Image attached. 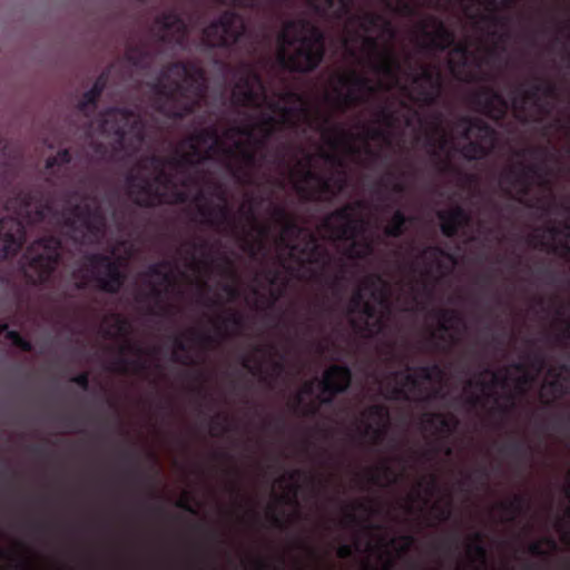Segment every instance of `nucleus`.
<instances>
[{
  "label": "nucleus",
  "instance_id": "nucleus-30",
  "mask_svg": "<svg viewBox=\"0 0 570 570\" xmlns=\"http://www.w3.org/2000/svg\"><path fill=\"white\" fill-rule=\"evenodd\" d=\"M459 420L454 415L440 412H424L421 416V426L424 431L433 430L441 439H448L458 428Z\"/></svg>",
  "mask_w": 570,
  "mask_h": 570
},
{
  "label": "nucleus",
  "instance_id": "nucleus-56",
  "mask_svg": "<svg viewBox=\"0 0 570 570\" xmlns=\"http://www.w3.org/2000/svg\"><path fill=\"white\" fill-rule=\"evenodd\" d=\"M188 245L190 247L188 255L193 261V266L198 265V263L195 259V252H200L205 257H209L212 246L207 240H202L199 243L190 242L188 243Z\"/></svg>",
  "mask_w": 570,
  "mask_h": 570
},
{
  "label": "nucleus",
  "instance_id": "nucleus-6",
  "mask_svg": "<svg viewBox=\"0 0 570 570\" xmlns=\"http://www.w3.org/2000/svg\"><path fill=\"white\" fill-rule=\"evenodd\" d=\"M80 277L76 287L85 289L89 282L107 294H118L127 281V275L121 268L120 259L101 253H89L83 256V266L79 269Z\"/></svg>",
  "mask_w": 570,
  "mask_h": 570
},
{
  "label": "nucleus",
  "instance_id": "nucleus-14",
  "mask_svg": "<svg viewBox=\"0 0 570 570\" xmlns=\"http://www.w3.org/2000/svg\"><path fill=\"white\" fill-rule=\"evenodd\" d=\"M549 170L539 164L520 163L518 167H510L501 176L502 181L509 184L517 193L519 203L533 208L535 205L529 199L534 179L539 185H548Z\"/></svg>",
  "mask_w": 570,
  "mask_h": 570
},
{
  "label": "nucleus",
  "instance_id": "nucleus-9",
  "mask_svg": "<svg viewBox=\"0 0 570 570\" xmlns=\"http://www.w3.org/2000/svg\"><path fill=\"white\" fill-rule=\"evenodd\" d=\"M101 131L114 136L119 145H124L128 135L135 140L134 149H138L146 138V125L142 118L127 107H111L100 115Z\"/></svg>",
  "mask_w": 570,
  "mask_h": 570
},
{
  "label": "nucleus",
  "instance_id": "nucleus-31",
  "mask_svg": "<svg viewBox=\"0 0 570 570\" xmlns=\"http://www.w3.org/2000/svg\"><path fill=\"white\" fill-rule=\"evenodd\" d=\"M357 313L361 314V320H351V326L354 331L366 337H373L382 331L384 323L377 317L375 305L366 301Z\"/></svg>",
  "mask_w": 570,
  "mask_h": 570
},
{
  "label": "nucleus",
  "instance_id": "nucleus-41",
  "mask_svg": "<svg viewBox=\"0 0 570 570\" xmlns=\"http://www.w3.org/2000/svg\"><path fill=\"white\" fill-rule=\"evenodd\" d=\"M171 267L170 261L163 259L149 265L142 275L146 278H156L159 285H170L173 283V274L169 271Z\"/></svg>",
  "mask_w": 570,
  "mask_h": 570
},
{
  "label": "nucleus",
  "instance_id": "nucleus-39",
  "mask_svg": "<svg viewBox=\"0 0 570 570\" xmlns=\"http://www.w3.org/2000/svg\"><path fill=\"white\" fill-rule=\"evenodd\" d=\"M125 58L134 67L142 68L149 63L151 53L148 45L144 41H140L138 43L127 45L125 50Z\"/></svg>",
  "mask_w": 570,
  "mask_h": 570
},
{
  "label": "nucleus",
  "instance_id": "nucleus-12",
  "mask_svg": "<svg viewBox=\"0 0 570 570\" xmlns=\"http://www.w3.org/2000/svg\"><path fill=\"white\" fill-rule=\"evenodd\" d=\"M279 226V240L285 244L292 253L297 252L299 256L303 257L302 263L320 266L323 269L328 267L332 256L330 252L317 242V238L313 234L308 235L307 242L303 246L293 243V239L297 238L302 232L301 226L293 216Z\"/></svg>",
  "mask_w": 570,
  "mask_h": 570
},
{
  "label": "nucleus",
  "instance_id": "nucleus-18",
  "mask_svg": "<svg viewBox=\"0 0 570 570\" xmlns=\"http://www.w3.org/2000/svg\"><path fill=\"white\" fill-rule=\"evenodd\" d=\"M155 37L165 45L183 47L188 37V26L176 9L161 12L154 21Z\"/></svg>",
  "mask_w": 570,
  "mask_h": 570
},
{
  "label": "nucleus",
  "instance_id": "nucleus-1",
  "mask_svg": "<svg viewBox=\"0 0 570 570\" xmlns=\"http://www.w3.org/2000/svg\"><path fill=\"white\" fill-rule=\"evenodd\" d=\"M149 88L151 106L157 112L173 120H183L200 107L207 92V79L197 63L174 61L161 70Z\"/></svg>",
  "mask_w": 570,
  "mask_h": 570
},
{
  "label": "nucleus",
  "instance_id": "nucleus-22",
  "mask_svg": "<svg viewBox=\"0 0 570 570\" xmlns=\"http://www.w3.org/2000/svg\"><path fill=\"white\" fill-rule=\"evenodd\" d=\"M473 102L480 111L494 121H502L508 112L507 99L491 87H483L473 95Z\"/></svg>",
  "mask_w": 570,
  "mask_h": 570
},
{
  "label": "nucleus",
  "instance_id": "nucleus-25",
  "mask_svg": "<svg viewBox=\"0 0 570 570\" xmlns=\"http://www.w3.org/2000/svg\"><path fill=\"white\" fill-rule=\"evenodd\" d=\"M443 116L436 111L432 115L431 132L426 135L425 146L431 149V155L438 158V169L441 173H449L453 169L449 159H442L439 151H443L448 146V137L442 127Z\"/></svg>",
  "mask_w": 570,
  "mask_h": 570
},
{
  "label": "nucleus",
  "instance_id": "nucleus-15",
  "mask_svg": "<svg viewBox=\"0 0 570 570\" xmlns=\"http://www.w3.org/2000/svg\"><path fill=\"white\" fill-rule=\"evenodd\" d=\"M232 104L235 107L261 108L266 100V86L262 76L250 66H244L232 90Z\"/></svg>",
  "mask_w": 570,
  "mask_h": 570
},
{
  "label": "nucleus",
  "instance_id": "nucleus-53",
  "mask_svg": "<svg viewBox=\"0 0 570 570\" xmlns=\"http://www.w3.org/2000/svg\"><path fill=\"white\" fill-rule=\"evenodd\" d=\"M72 159L71 153L69 149L63 148L60 149L55 156H50L46 160V168L52 169L55 167H60L63 165H68Z\"/></svg>",
  "mask_w": 570,
  "mask_h": 570
},
{
  "label": "nucleus",
  "instance_id": "nucleus-62",
  "mask_svg": "<svg viewBox=\"0 0 570 570\" xmlns=\"http://www.w3.org/2000/svg\"><path fill=\"white\" fill-rule=\"evenodd\" d=\"M161 286L163 285H159V283H150L149 292L140 296L139 302L154 299L156 303H160L164 298V291L161 289Z\"/></svg>",
  "mask_w": 570,
  "mask_h": 570
},
{
  "label": "nucleus",
  "instance_id": "nucleus-58",
  "mask_svg": "<svg viewBox=\"0 0 570 570\" xmlns=\"http://www.w3.org/2000/svg\"><path fill=\"white\" fill-rule=\"evenodd\" d=\"M423 255L429 257L432 262L436 263L438 265H440V263H439L440 257L453 259L451 254H449L446 250H444L442 247H440L438 245L425 247L423 250Z\"/></svg>",
  "mask_w": 570,
  "mask_h": 570
},
{
  "label": "nucleus",
  "instance_id": "nucleus-24",
  "mask_svg": "<svg viewBox=\"0 0 570 570\" xmlns=\"http://www.w3.org/2000/svg\"><path fill=\"white\" fill-rule=\"evenodd\" d=\"M21 163L20 151L8 141H0V194L11 188Z\"/></svg>",
  "mask_w": 570,
  "mask_h": 570
},
{
  "label": "nucleus",
  "instance_id": "nucleus-8",
  "mask_svg": "<svg viewBox=\"0 0 570 570\" xmlns=\"http://www.w3.org/2000/svg\"><path fill=\"white\" fill-rule=\"evenodd\" d=\"M456 127L461 129V137L468 140L459 150L464 159L482 160L492 154L498 132L491 125L481 118L462 116L458 119Z\"/></svg>",
  "mask_w": 570,
  "mask_h": 570
},
{
  "label": "nucleus",
  "instance_id": "nucleus-42",
  "mask_svg": "<svg viewBox=\"0 0 570 570\" xmlns=\"http://www.w3.org/2000/svg\"><path fill=\"white\" fill-rule=\"evenodd\" d=\"M352 21L358 22V26L362 31L365 33L370 32L372 28L376 27L380 22L384 21L385 29L389 31L391 38L395 36L394 30L391 27V23L387 20H384L383 17L375 12H364L363 14H352Z\"/></svg>",
  "mask_w": 570,
  "mask_h": 570
},
{
  "label": "nucleus",
  "instance_id": "nucleus-38",
  "mask_svg": "<svg viewBox=\"0 0 570 570\" xmlns=\"http://www.w3.org/2000/svg\"><path fill=\"white\" fill-rule=\"evenodd\" d=\"M186 138L198 144L199 146L208 145L206 150H210L212 154L222 146L219 131L215 125L197 129Z\"/></svg>",
  "mask_w": 570,
  "mask_h": 570
},
{
  "label": "nucleus",
  "instance_id": "nucleus-44",
  "mask_svg": "<svg viewBox=\"0 0 570 570\" xmlns=\"http://www.w3.org/2000/svg\"><path fill=\"white\" fill-rule=\"evenodd\" d=\"M499 508L505 514H509V520H513L515 515L521 514L529 510V499L524 494H514L510 500L501 501Z\"/></svg>",
  "mask_w": 570,
  "mask_h": 570
},
{
  "label": "nucleus",
  "instance_id": "nucleus-27",
  "mask_svg": "<svg viewBox=\"0 0 570 570\" xmlns=\"http://www.w3.org/2000/svg\"><path fill=\"white\" fill-rule=\"evenodd\" d=\"M169 163L184 175L180 183L183 187L198 186L204 178V173L200 170L203 165L185 151L176 150Z\"/></svg>",
  "mask_w": 570,
  "mask_h": 570
},
{
  "label": "nucleus",
  "instance_id": "nucleus-48",
  "mask_svg": "<svg viewBox=\"0 0 570 570\" xmlns=\"http://www.w3.org/2000/svg\"><path fill=\"white\" fill-rule=\"evenodd\" d=\"M180 145L181 147H186L188 149L186 153L193 158H196L200 165H204L212 159L213 154L210 150H203L202 146L187 138L183 139Z\"/></svg>",
  "mask_w": 570,
  "mask_h": 570
},
{
  "label": "nucleus",
  "instance_id": "nucleus-45",
  "mask_svg": "<svg viewBox=\"0 0 570 570\" xmlns=\"http://www.w3.org/2000/svg\"><path fill=\"white\" fill-rule=\"evenodd\" d=\"M500 452L520 461L528 460L533 452L530 444L524 441H513L500 448Z\"/></svg>",
  "mask_w": 570,
  "mask_h": 570
},
{
  "label": "nucleus",
  "instance_id": "nucleus-17",
  "mask_svg": "<svg viewBox=\"0 0 570 570\" xmlns=\"http://www.w3.org/2000/svg\"><path fill=\"white\" fill-rule=\"evenodd\" d=\"M362 42L371 61L372 69L397 82L399 73L402 71V62L393 49L385 48L381 50L379 39L373 36H364Z\"/></svg>",
  "mask_w": 570,
  "mask_h": 570
},
{
  "label": "nucleus",
  "instance_id": "nucleus-64",
  "mask_svg": "<svg viewBox=\"0 0 570 570\" xmlns=\"http://www.w3.org/2000/svg\"><path fill=\"white\" fill-rule=\"evenodd\" d=\"M271 214L273 220L278 225H281L292 216L284 206L276 204H272Z\"/></svg>",
  "mask_w": 570,
  "mask_h": 570
},
{
  "label": "nucleus",
  "instance_id": "nucleus-37",
  "mask_svg": "<svg viewBox=\"0 0 570 570\" xmlns=\"http://www.w3.org/2000/svg\"><path fill=\"white\" fill-rule=\"evenodd\" d=\"M453 53L460 56L459 61L449 60V69L451 73L459 80L470 82L473 80V76L470 72H465V68L468 67V60L470 57V48L466 43H455L453 45Z\"/></svg>",
  "mask_w": 570,
  "mask_h": 570
},
{
  "label": "nucleus",
  "instance_id": "nucleus-57",
  "mask_svg": "<svg viewBox=\"0 0 570 570\" xmlns=\"http://www.w3.org/2000/svg\"><path fill=\"white\" fill-rule=\"evenodd\" d=\"M376 120L387 127H392L396 121V114L387 106H381L376 112Z\"/></svg>",
  "mask_w": 570,
  "mask_h": 570
},
{
  "label": "nucleus",
  "instance_id": "nucleus-11",
  "mask_svg": "<svg viewBox=\"0 0 570 570\" xmlns=\"http://www.w3.org/2000/svg\"><path fill=\"white\" fill-rule=\"evenodd\" d=\"M410 59L411 58L407 57L409 71L403 72L402 70L399 76L401 73H405L414 86L415 92H411L406 86L403 87V90L407 92V96L412 101L422 107H433L438 105L444 87V79L441 70L435 66L420 65V72H414Z\"/></svg>",
  "mask_w": 570,
  "mask_h": 570
},
{
  "label": "nucleus",
  "instance_id": "nucleus-32",
  "mask_svg": "<svg viewBox=\"0 0 570 570\" xmlns=\"http://www.w3.org/2000/svg\"><path fill=\"white\" fill-rule=\"evenodd\" d=\"M120 356L117 357L112 368L119 373H127L128 367L131 366L136 372L146 368V362L141 360V355L145 351L135 343L126 341L119 348Z\"/></svg>",
  "mask_w": 570,
  "mask_h": 570
},
{
  "label": "nucleus",
  "instance_id": "nucleus-33",
  "mask_svg": "<svg viewBox=\"0 0 570 570\" xmlns=\"http://www.w3.org/2000/svg\"><path fill=\"white\" fill-rule=\"evenodd\" d=\"M413 368L406 365L405 371H396L393 372L392 375L395 380L401 379L402 382L400 385L394 386L389 395L390 400H402V401H411V394L421 392L422 384L416 376V374L412 373Z\"/></svg>",
  "mask_w": 570,
  "mask_h": 570
},
{
  "label": "nucleus",
  "instance_id": "nucleus-21",
  "mask_svg": "<svg viewBox=\"0 0 570 570\" xmlns=\"http://www.w3.org/2000/svg\"><path fill=\"white\" fill-rule=\"evenodd\" d=\"M420 31L426 40L424 47L430 50L443 52L455 42L454 32L441 19L433 16L420 23Z\"/></svg>",
  "mask_w": 570,
  "mask_h": 570
},
{
  "label": "nucleus",
  "instance_id": "nucleus-47",
  "mask_svg": "<svg viewBox=\"0 0 570 570\" xmlns=\"http://www.w3.org/2000/svg\"><path fill=\"white\" fill-rule=\"evenodd\" d=\"M351 245L347 249V256L351 258L364 259L374 253V246L370 240L356 242V239H350Z\"/></svg>",
  "mask_w": 570,
  "mask_h": 570
},
{
  "label": "nucleus",
  "instance_id": "nucleus-28",
  "mask_svg": "<svg viewBox=\"0 0 570 570\" xmlns=\"http://www.w3.org/2000/svg\"><path fill=\"white\" fill-rule=\"evenodd\" d=\"M363 416L375 423H366L363 435H371L374 442H381L385 438L390 420L389 407L385 404H372L363 412Z\"/></svg>",
  "mask_w": 570,
  "mask_h": 570
},
{
  "label": "nucleus",
  "instance_id": "nucleus-19",
  "mask_svg": "<svg viewBox=\"0 0 570 570\" xmlns=\"http://www.w3.org/2000/svg\"><path fill=\"white\" fill-rule=\"evenodd\" d=\"M352 383V372L347 365L333 364L328 366L320 382V389L323 397L321 403L330 405L334 399L345 393Z\"/></svg>",
  "mask_w": 570,
  "mask_h": 570
},
{
  "label": "nucleus",
  "instance_id": "nucleus-34",
  "mask_svg": "<svg viewBox=\"0 0 570 570\" xmlns=\"http://www.w3.org/2000/svg\"><path fill=\"white\" fill-rule=\"evenodd\" d=\"M109 81V70L102 71L95 80L92 87L83 92L80 100L77 104L79 112L86 117H90L98 105V101L107 87Z\"/></svg>",
  "mask_w": 570,
  "mask_h": 570
},
{
  "label": "nucleus",
  "instance_id": "nucleus-7",
  "mask_svg": "<svg viewBox=\"0 0 570 570\" xmlns=\"http://www.w3.org/2000/svg\"><path fill=\"white\" fill-rule=\"evenodd\" d=\"M62 242L59 236L47 235L32 242L23 255L24 275L32 285L50 281L61 261Z\"/></svg>",
  "mask_w": 570,
  "mask_h": 570
},
{
  "label": "nucleus",
  "instance_id": "nucleus-51",
  "mask_svg": "<svg viewBox=\"0 0 570 570\" xmlns=\"http://www.w3.org/2000/svg\"><path fill=\"white\" fill-rule=\"evenodd\" d=\"M444 216L455 220L462 228L468 227L472 222L471 214L459 205L449 210H444Z\"/></svg>",
  "mask_w": 570,
  "mask_h": 570
},
{
  "label": "nucleus",
  "instance_id": "nucleus-20",
  "mask_svg": "<svg viewBox=\"0 0 570 570\" xmlns=\"http://www.w3.org/2000/svg\"><path fill=\"white\" fill-rule=\"evenodd\" d=\"M542 78H534V81L524 88L523 85L513 90L512 106L519 114L518 119L527 122L525 116L527 105L531 104L540 115H548L549 109L541 99Z\"/></svg>",
  "mask_w": 570,
  "mask_h": 570
},
{
  "label": "nucleus",
  "instance_id": "nucleus-43",
  "mask_svg": "<svg viewBox=\"0 0 570 570\" xmlns=\"http://www.w3.org/2000/svg\"><path fill=\"white\" fill-rule=\"evenodd\" d=\"M434 315L439 318V330L442 334L439 336L444 340V333L449 332L454 325H462L463 317L456 309L439 308L434 311Z\"/></svg>",
  "mask_w": 570,
  "mask_h": 570
},
{
  "label": "nucleus",
  "instance_id": "nucleus-46",
  "mask_svg": "<svg viewBox=\"0 0 570 570\" xmlns=\"http://www.w3.org/2000/svg\"><path fill=\"white\" fill-rule=\"evenodd\" d=\"M484 535L480 531H475L472 534V541L468 544V552L479 560L482 566L485 564L488 550L483 543Z\"/></svg>",
  "mask_w": 570,
  "mask_h": 570
},
{
  "label": "nucleus",
  "instance_id": "nucleus-50",
  "mask_svg": "<svg viewBox=\"0 0 570 570\" xmlns=\"http://www.w3.org/2000/svg\"><path fill=\"white\" fill-rule=\"evenodd\" d=\"M268 109L273 112L279 111L282 112L284 122L288 121L289 118H292L297 111L302 112L305 117H309V111L305 107L295 108V107H287V106H281L277 101H271L267 104Z\"/></svg>",
  "mask_w": 570,
  "mask_h": 570
},
{
  "label": "nucleus",
  "instance_id": "nucleus-60",
  "mask_svg": "<svg viewBox=\"0 0 570 570\" xmlns=\"http://www.w3.org/2000/svg\"><path fill=\"white\" fill-rule=\"evenodd\" d=\"M366 302L364 297V293L362 288H356L350 299L347 312L348 314H356L358 309L364 305Z\"/></svg>",
  "mask_w": 570,
  "mask_h": 570
},
{
  "label": "nucleus",
  "instance_id": "nucleus-54",
  "mask_svg": "<svg viewBox=\"0 0 570 570\" xmlns=\"http://www.w3.org/2000/svg\"><path fill=\"white\" fill-rule=\"evenodd\" d=\"M6 337L12 342V344L19 347L23 352H31L33 346L30 341L23 338L19 332L10 331L9 328L4 331Z\"/></svg>",
  "mask_w": 570,
  "mask_h": 570
},
{
  "label": "nucleus",
  "instance_id": "nucleus-49",
  "mask_svg": "<svg viewBox=\"0 0 570 570\" xmlns=\"http://www.w3.org/2000/svg\"><path fill=\"white\" fill-rule=\"evenodd\" d=\"M389 185H391V189L395 194H402L405 190L404 184L396 179L394 173L389 171L386 178H382L376 183L375 194L379 195L380 198L385 199V197L382 196V188H386Z\"/></svg>",
  "mask_w": 570,
  "mask_h": 570
},
{
  "label": "nucleus",
  "instance_id": "nucleus-23",
  "mask_svg": "<svg viewBox=\"0 0 570 570\" xmlns=\"http://www.w3.org/2000/svg\"><path fill=\"white\" fill-rule=\"evenodd\" d=\"M302 179L304 183L315 181L316 188H308L305 185L296 184L295 190L304 202H320L323 196H328L332 199L336 196V191L333 189L332 179L324 177L309 168L302 171Z\"/></svg>",
  "mask_w": 570,
  "mask_h": 570
},
{
  "label": "nucleus",
  "instance_id": "nucleus-29",
  "mask_svg": "<svg viewBox=\"0 0 570 570\" xmlns=\"http://www.w3.org/2000/svg\"><path fill=\"white\" fill-rule=\"evenodd\" d=\"M197 213L204 223L210 227L228 226L232 229L236 228L234 215L227 203L216 206L206 203L198 206Z\"/></svg>",
  "mask_w": 570,
  "mask_h": 570
},
{
  "label": "nucleus",
  "instance_id": "nucleus-10",
  "mask_svg": "<svg viewBox=\"0 0 570 570\" xmlns=\"http://www.w3.org/2000/svg\"><path fill=\"white\" fill-rule=\"evenodd\" d=\"M243 17L235 10H225L203 29V43L208 49H232L246 35Z\"/></svg>",
  "mask_w": 570,
  "mask_h": 570
},
{
  "label": "nucleus",
  "instance_id": "nucleus-16",
  "mask_svg": "<svg viewBox=\"0 0 570 570\" xmlns=\"http://www.w3.org/2000/svg\"><path fill=\"white\" fill-rule=\"evenodd\" d=\"M337 80L341 87L347 88L345 94L338 88L335 89L337 105L343 110L365 104L367 101V96L373 95L376 91L372 80L368 77L358 73L356 70H351L346 75H340Z\"/></svg>",
  "mask_w": 570,
  "mask_h": 570
},
{
  "label": "nucleus",
  "instance_id": "nucleus-40",
  "mask_svg": "<svg viewBox=\"0 0 570 570\" xmlns=\"http://www.w3.org/2000/svg\"><path fill=\"white\" fill-rule=\"evenodd\" d=\"M402 209L394 210L389 224L384 227V235L392 238H400L404 235L407 224L413 222Z\"/></svg>",
  "mask_w": 570,
  "mask_h": 570
},
{
  "label": "nucleus",
  "instance_id": "nucleus-3",
  "mask_svg": "<svg viewBox=\"0 0 570 570\" xmlns=\"http://www.w3.org/2000/svg\"><path fill=\"white\" fill-rule=\"evenodd\" d=\"M276 61L287 71L309 73L316 70L325 57V33L309 19H289L277 36Z\"/></svg>",
  "mask_w": 570,
  "mask_h": 570
},
{
  "label": "nucleus",
  "instance_id": "nucleus-63",
  "mask_svg": "<svg viewBox=\"0 0 570 570\" xmlns=\"http://www.w3.org/2000/svg\"><path fill=\"white\" fill-rule=\"evenodd\" d=\"M189 334H190L191 338L194 341H197L204 348L212 347L216 343L215 337L210 334L200 333L195 330H191L189 332Z\"/></svg>",
  "mask_w": 570,
  "mask_h": 570
},
{
  "label": "nucleus",
  "instance_id": "nucleus-26",
  "mask_svg": "<svg viewBox=\"0 0 570 570\" xmlns=\"http://www.w3.org/2000/svg\"><path fill=\"white\" fill-rule=\"evenodd\" d=\"M549 235L556 239L561 238L558 243H546L539 235H531L529 242L535 240L534 246H540L549 253L558 255L570 262V224L566 223L563 226H550L547 228Z\"/></svg>",
  "mask_w": 570,
  "mask_h": 570
},
{
  "label": "nucleus",
  "instance_id": "nucleus-5",
  "mask_svg": "<svg viewBox=\"0 0 570 570\" xmlns=\"http://www.w3.org/2000/svg\"><path fill=\"white\" fill-rule=\"evenodd\" d=\"M61 216L67 235L76 245L97 244L106 234L107 219L100 206L78 203L66 207Z\"/></svg>",
  "mask_w": 570,
  "mask_h": 570
},
{
  "label": "nucleus",
  "instance_id": "nucleus-36",
  "mask_svg": "<svg viewBox=\"0 0 570 570\" xmlns=\"http://www.w3.org/2000/svg\"><path fill=\"white\" fill-rule=\"evenodd\" d=\"M315 129L321 132L323 139L330 146L336 147L341 144H346L352 151H355L350 145V141L353 139L352 134L340 126H331V118L328 116H322Z\"/></svg>",
  "mask_w": 570,
  "mask_h": 570
},
{
  "label": "nucleus",
  "instance_id": "nucleus-4",
  "mask_svg": "<svg viewBox=\"0 0 570 570\" xmlns=\"http://www.w3.org/2000/svg\"><path fill=\"white\" fill-rule=\"evenodd\" d=\"M170 157L158 155L146 156L138 163L140 170L153 167L156 175L148 176L140 171H130L125 177L126 194L130 200L140 208H156L163 205H181L188 202L189 195L174 184L171 175L165 171L170 166Z\"/></svg>",
  "mask_w": 570,
  "mask_h": 570
},
{
  "label": "nucleus",
  "instance_id": "nucleus-35",
  "mask_svg": "<svg viewBox=\"0 0 570 570\" xmlns=\"http://www.w3.org/2000/svg\"><path fill=\"white\" fill-rule=\"evenodd\" d=\"M238 157L240 159L239 165H235L230 161L226 164V168L232 177L239 184H246L249 178L248 170L254 168L257 164V153L254 149L243 146L240 142L237 145Z\"/></svg>",
  "mask_w": 570,
  "mask_h": 570
},
{
  "label": "nucleus",
  "instance_id": "nucleus-13",
  "mask_svg": "<svg viewBox=\"0 0 570 570\" xmlns=\"http://www.w3.org/2000/svg\"><path fill=\"white\" fill-rule=\"evenodd\" d=\"M364 208L363 200L345 204L330 213L325 217L323 226L338 240L356 239L366 230V222L356 217V212Z\"/></svg>",
  "mask_w": 570,
  "mask_h": 570
},
{
  "label": "nucleus",
  "instance_id": "nucleus-52",
  "mask_svg": "<svg viewBox=\"0 0 570 570\" xmlns=\"http://www.w3.org/2000/svg\"><path fill=\"white\" fill-rule=\"evenodd\" d=\"M439 219L441 220V232L445 237L452 238L459 234L462 228L455 220L444 216V210L439 212Z\"/></svg>",
  "mask_w": 570,
  "mask_h": 570
},
{
  "label": "nucleus",
  "instance_id": "nucleus-61",
  "mask_svg": "<svg viewBox=\"0 0 570 570\" xmlns=\"http://www.w3.org/2000/svg\"><path fill=\"white\" fill-rule=\"evenodd\" d=\"M220 324L224 327L234 326L236 328H242L244 326V316L242 313L237 311H232L227 317L220 318Z\"/></svg>",
  "mask_w": 570,
  "mask_h": 570
},
{
  "label": "nucleus",
  "instance_id": "nucleus-2",
  "mask_svg": "<svg viewBox=\"0 0 570 570\" xmlns=\"http://www.w3.org/2000/svg\"><path fill=\"white\" fill-rule=\"evenodd\" d=\"M4 208L16 217L0 219V261L16 256L26 240V225H35L55 215L50 197L41 187L28 186L12 189Z\"/></svg>",
  "mask_w": 570,
  "mask_h": 570
},
{
  "label": "nucleus",
  "instance_id": "nucleus-55",
  "mask_svg": "<svg viewBox=\"0 0 570 570\" xmlns=\"http://www.w3.org/2000/svg\"><path fill=\"white\" fill-rule=\"evenodd\" d=\"M529 366L537 373H540L547 365L546 356L542 352H531L525 355Z\"/></svg>",
  "mask_w": 570,
  "mask_h": 570
},
{
  "label": "nucleus",
  "instance_id": "nucleus-59",
  "mask_svg": "<svg viewBox=\"0 0 570 570\" xmlns=\"http://www.w3.org/2000/svg\"><path fill=\"white\" fill-rule=\"evenodd\" d=\"M174 346H175V352L173 353V361L175 362H178V363H183V364H187L188 361L190 360L189 356H181L179 355L177 352H187L188 351V346L187 344L184 342V340L181 338V336H175L174 337Z\"/></svg>",
  "mask_w": 570,
  "mask_h": 570
}]
</instances>
